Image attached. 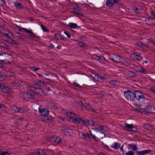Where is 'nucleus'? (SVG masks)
I'll use <instances>...</instances> for the list:
<instances>
[{
	"label": "nucleus",
	"instance_id": "1",
	"mask_svg": "<svg viewBox=\"0 0 155 155\" xmlns=\"http://www.w3.org/2000/svg\"><path fill=\"white\" fill-rule=\"evenodd\" d=\"M71 120L73 122L76 123H79L85 126H93L95 123L94 121L92 120H88L86 119L81 118L78 117H70Z\"/></svg>",
	"mask_w": 155,
	"mask_h": 155
},
{
	"label": "nucleus",
	"instance_id": "2",
	"mask_svg": "<svg viewBox=\"0 0 155 155\" xmlns=\"http://www.w3.org/2000/svg\"><path fill=\"white\" fill-rule=\"evenodd\" d=\"M134 95H135V98H136L139 102L142 103L144 102L145 99L144 97L142 92L141 91H134Z\"/></svg>",
	"mask_w": 155,
	"mask_h": 155
},
{
	"label": "nucleus",
	"instance_id": "3",
	"mask_svg": "<svg viewBox=\"0 0 155 155\" xmlns=\"http://www.w3.org/2000/svg\"><path fill=\"white\" fill-rule=\"evenodd\" d=\"M124 95L125 98L127 99L128 101H133L135 99V95L134 93L132 91L127 90L124 91Z\"/></svg>",
	"mask_w": 155,
	"mask_h": 155
},
{
	"label": "nucleus",
	"instance_id": "4",
	"mask_svg": "<svg viewBox=\"0 0 155 155\" xmlns=\"http://www.w3.org/2000/svg\"><path fill=\"white\" fill-rule=\"evenodd\" d=\"M2 56H3L5 57V60H1L2 62L6 64L11 63V61L12 60V58L10 54L5 53L3 54H2Z\"/></svg>",
	"mask_w": 155,
	"mask_h": 155
},
{
	"label": "nucleus",
	"instance_id": "5",
	"mask_svg": "<svg viewBox=\"0 0 155 155\" xmlns=\"http://www.w3.org/2000/svg\"><path fill=\"white\" fill-rule=\"evenodd\" d=\"M38 110L39 114L42 116H47L49 113V111L48 109L42 108V107L41 106L39 107Z\"/></svg>",
	"mask_w": 155,
	"mask_h": 155
},
{
	"label": "nucleus",
	"instance_id": "6",
	"mask_svg": "<svg viewBox=\"0 0 155 155\" xmlns=\"http://www.w3.org/2000/svg\"><path fill=\"white\" fill-rule=\"evenodd\" d=\"M81 105L82 109H85L87 110H90L94 112V110L89 104H86V103H84V102H81Z\"/></svg>",
	"mask_w": 155,
	"mask_h": 155
},
{
	"label": "nucleus",
	"instance_id": "7",
	"mask_svg": "<svg viewBox=\"0 0 155 155\" xmlns=\"http://www.w3.org/2000/svg\"><path fill=\"white\" fill-rule=\"evenodd\" d=\"M119 2V1L117 0H107L106 4L108 7H111L115 4L118 3Z\"/></svg>",
	"mask_w": 155,
	"mask_h": 155
},
{
	"label": "nucleus",
	"instance_id": "8",
	"mask_svg": "<svg viewBox=\"0 0 155 155\" xmlns=\"http://www.w3.org/2000/svg\"><path fill=\"white\" fill-rule=\"evenodd\" d=\"M79 135L80 137L86 140H88L90 138V136L88 133L86 134L83 132H81L79 133Z\"/></svg>",
	"mask_w": 155,
	"mask_h": 155
},
{
	"label": "nucleus",
	"instance_id": "9",
	"mask_svg": "<svg viewBox=\"0 0 155 155\" xmlns=\"http://www.w3.org/2000/svg\"><path fill=\"white\" fill-rule=\"evenodd\" d=\"M62 111L63 113L66 114L69 116V119L70 121H72V120H71V116H73L74 117H78V116L74 112L70 111L68 110L63 109L62 110Z\"/></svg>",
	"mask_w": 155,
	"mask_h": 155
},
{
	"label": "nucleus",
	"instance_id": "10",
	"mask_svg": "<svg viewBox=\"0 0 155 155\" xmlns=\"http://www.w3.org/2000/svg\"><path fill=\"white\" fill-rule=\"evenodd\" d=\"M0 88L2 89V91L4 93H8L9 92V88L4 85L3 83H0Z\"/></svg>",
	"mask_w": 155,
	"mask_h": 155
},
{
	"label": "nucleus",
	"instance_id": "11",
	"mask_svg": "<svg viewBox=\"0 0 155 155\" xmlns=\"http://www.w3.org/2000/svg\"><path fill=\"white\" fill-rule=\"evenodd\" d=\"M39 36L34 33L31 30H30V39L34 41H36L39 38Z\"/></svg>",
	"mask_w": 155,
	"mask_h": 155
},
{
	"label": "nucleus",
	"instance_id": "12",
	"mask_svg": "<svg viewBox=\"0 0 155 155\" xmlns=\"http://www.w3.org/2000/svg\"><path fill=\"white\" fill-rule=\"evenodd\" d=\"M2 37L3 38V40L9 43L12 44H15L16 43V41L15 40H14L8 36L7 37L4 36L3 37V36H2Z\"/></svg>",
	"mask_w": 155,
	"mask_h": 155
},
{
	"label": "nucleus",
	"instance_id": "13",
	"mask_svg": "<svg viewBox=\"0 0 155 155\" xmlns=\"http://www.w3.org/2000/svg\"><path fill=\"white\" fill-rule=\"evenodd\" d=\"M11 110L13 112H18L21 113L23 112V109L21 107H18L15 106H12L11 107Z\"/></svg>",
	"mask_w": 155,
	"mask_h": 155
},
{
	"label": "nucleus",
	"instance_id": "14",
	"mask_svg": "<svg viewBox=\"0 0 155 155\" xmlns=\"http://www.w3.org/2000/svg\"><path fill=\"white\" fill-rule=\"evenodd\" d=\"M0 31L2 33H3L5 35V36H4L5 37L8 36L11 33L10 32L9 30L3 28L1 26H0ZM2 36L3 37L4 36Z\"/></svg>",
	"mask_w": 155,
	"mask_h": 155
},
{
	"label": "nucleus",
	"instance_id": "15",
	"mask_svg": "<svg viewBox=\"0 0 155 155\" xmlns=\"http://www.w3.org/2000/svg\"><path fill=\"white\" fill-rule=\"evenodd\" d=\"M20 97L24 99V100L28 101L29 99L28 93L26 92L21 93L19 94Z\"/></svg>",
	"mask_w": 155,
	"mask_h": 155
},
{
	"label": "nucleus",
	"instance_id": "16",
	"mask_svg": "<svg viewBox=\"0 0 155 155\" xmlns=\"http://www.w3.org/2000/svg\"><path fill=\"white\" fill-rule=\"evenodd\" d=\"M40 89L32 86H30V91L33 92V93L38 94Z\"/></svg>",
	"mask_w": 155,
	"mask_h": 155
},
{
	"label": "nucleus",
	"instance_id": "17",
	"mask_svg": "<svg viewBox=\"0 0 155 155\" xmlns=\"http://www.w3.org/2000/svg\"><path fill=\"white\" fill-rule=\"evenodd\" d=\"M152 151L150 149L143 150L142 151H137L136 153L139 155H144L145 154L150 153Z\"/></svg>",
	"mask_w": 155,
	"mask_h": 155
},
{
	"label": "nucleus",
	"instance_id": "18",
	"mask_svg": "<svg viewBox=\"0 0 155 155\" xmlns=\"http://www.w3.org/2000/svg\"><path fill=\"white\" fill-rule=\"evenodd\" d=\"M131 57L133 59L137 61L141 60L143 59V58L142 57L136 53L132 54Z\"/></svg>",
	"mask_w": 155,
	"mask_h": 155
},
{
	"label": "nucleus",
	"instance_id": "19",
	"mask_svg": "<svg viewBox=\"0 0 155 155\" xmlns=\"http://www.w3.org/2000/svg\"><path fill=\"white\" fill-rule=\"evenodd\" d=\"M127 75L131 78H135L137 77V75L136 73L132 72L131 71H127L126 72Z\"/></svg>",
	"mask_w": 155,
	"mask_h": 155
},
{
	"label": "nucleus",
	"instance_id": "20",
	"mask_svg": "<svg viewBox=\"0 0 155 155\" xmlns=\"http://www.w3.org/2000/svg\"><path fill=\"white\" fill-rule=\"evenodd\" d=\"M34 84L40 86H44V82L38 79L36 80L33 81Z\"/></svg>",
	"mask_w": 155,
	"mask_h": 155
},
{
	"label": "nucleus",
	"instance_id": "21",
	"mask_svg": "<svg viewBox=\"0 0 155 155\" xmlns=\"http://www.w3.org/2000/svg\"><path fill=\"white\" fill-rule=\"evenodd\" d=\"M137 45L139 47L145 49L146 48H149V46L147 44H144L142 42H138L137 43Z\"/></svg>",
	"mask_w": 155,
	"mask_h": 155
},
{
	"label": "nucleus",
	"instance_id": "22",
	"mask_svg": "<svg viewBox=\"0 0 155 155\" xmlns=\"http://www.w3.org/2000/svg\"><path fill=\"white\" fill-rule=\"evenodd\" d=\"M92 130L95 131L97 134H100L101 135L104 136L105 134H104V132L102 131L100 129H98V128L97 127H94V128H92Z\"/></svg>",
	"mask_w": 155,
	"mask_h": 155
},
{
	"label": "nucleus",
	"instance_id": "23",
	"mask_svg": "<svg viewBox=\"0 0 155 155\" xmlns=\"http://www.w3.org/2000/svg\"><path fill=\"white\" fill-rule=\"evenodd\" d=\"M95 76L97 77L98 81H103L104 78H106L107 76L106 75H104L103 76L100 74H96Z\"/></svg>",
	"mask_w": 155,
	"mask_h": 155
},
{
	"label": "nucleus",
	"instance_id": "24",
	"mask_svg": "<svg viewBox=\"0 0 155 155\" xmlns=\"http://www.w3.org/2000/svg\"><path fill=\"white\" fill-rule=\"evenodd\" d=\"M62 132L64 134L67 136L71 135L72 134V132L70 131L69 129H66L63 130Z\"/></svg>",
	"mask_w": 155,
	"mask_h": 155
},
{
	"label": "nucleus",
	"instance_id": "25",
	"mask_svg": "<svg viewBox=\"0 0 155 155\" xmlns=\"http://www.w3.org/2000/svg\"><path fill=\"white\" fill-rule=\"evenodd\" d=\"M142 127L144 129L148 130L152 129L153 127L149 124H143Z\"/></svg>",
	"mask_w": 155,
	"mask_h": 155
},
{
	"label": "nucleus",
	"instance_id": "26",
	"mask_svg": "<svg viewBox=\"0 0 155 155\" xmlns=\"http://www.w3.org/2000/svg\"><path fill=\"white\" fill-rule=\"evenodd\" d=\"M114 57L115 58V62H120L122 61L123 60L122 58L117 55H114Z\"/></svg>",
	"mask_w": 155,
	"mask_h": 155
},
{
	"label": "nucleus",
	"instance_id": "27",
	"mask_svg": "<svg viewBox=\"0 0 155 155\" xmlns=\"http://www.w3.org/2000/svg\"><path fill=\"white\" fill-rule=\"evenodd\" d=\"M133 124H129L128 123H126L124 125V127L127 129L129 131H131L132 128V127Z\"/></svg>",
	"mask_w": 155,
	"mask_h": 155
},
{
	"label": "nucleus",
	"instance_id": "28",
	"mask_svg": "<svg viewBox=\"0 0 155 155\" xmlns=\"http://www.w3.org/2000/svg\"><path fill=\"white\" fill-rule=\"evenodd\" d=\"M14 5L16 8L18 9L23 8V6L21 4L18 2H16L14 3Z\"/></svg>",
	"mask_w": 155,
	"mask_h": 155
},
{
	"label": "nucleus",
	"instance_id": "29",
	"mask_svg": "<svg viewBox=\"0 0 155 155\" xmlns=\"http://www.w3.org/2000/svg\"><path fill=\"white\" fill-rule=\"evenodd\" d=\"M120 145L119 143L117 142H115L114 144H112V146H110L111 147L113 148L114 149H117L119 148L120 147Z\"/></svg>",
	"mask_w": 155,
	"mask_h": 155
},
{
	"label": "nucleus",
	"instance_id": "30",
	"mask_svg": "<svg viewBox=\"0 0 155 155\" xmlns=\"http://www.w3.org/2000/svg\"><path fill=\"white\" fill-rule=\"evenodd\" d=\"M110 84L114 86H117L118 85V82L116 80H112L110 81L109 82Z\"/></svg>",
	"mask_w": 155,
	"mask_h": 155
},
{
	"label": "nucleus",
	"instance_id": "31",
	"mask_svg": "<svg viewBox=\"0 0 155 155\" xmlns=\"http://www.w3.org/2000/svg\"><path fill=\"white\" fill-rule=\"evenodd\" d=\"M56 137H54L52 136H49L47 137L48 140L50 142H53L55 141Z\"/></svg>",
	"mask_w": 155,
	"mask_h": 155
},
{
	"label": "nucleus",
	"instance_id": "32",
	"mask_svg": "<svg viewBox=\"0 0 155 155\" xmlns=\"http://www.w3.org/2000/svg\"><path fill=\"white\" fill-rule=\"evenodd\" d=\"M130 146L131 148V150L136 151L138 150V148L137 146L134 144H130Z\"/></svg>",
	"mask_w": 155,
	"mask_h": 155
},
{
	"label": "nucleus",
	"instance_id": "33",
	"mask_svg": "<svg viewBox=\"0 0 155 155\" xmlns=\"http://www.w3.org/2000/svg\"><path fill=\"white\" fill-rule=\"evenodd\" d=\"M48 107L54 110H57L58 109L57 107L52 103H49Z\"/></svg>",
	"mask_w": 155,
	"mask_h": 155
},
{
	"label": "nucleus",
	"instance_id": "34",
	"mask_svg": "<svg viewBox=\"0 0 155 155\" xmlns=\"http://www.w3.org/2000/svg\"><path fill=\"white\" fill-rule=\"evenodd\" d=\"M54 118V117L51 116H47V120L50 123H52L53 122Z\"/></svg>",
	"mask_w": 155,
	"mask_h": 155
},
{
	"label": "nucleus",
	"instance_id": "35",
	"mask_svg": "<svg viewBox=\"0 0 155 155\" xmlns=\"http://www.w3.org/2000/svg\"><path fill=\"white\" fill-rule=\"evenodd\" d=\"M78 45V46L81 48L85 47L86 46V45L84 43L80 41H79Z\"/></svg>",
	"mask_w": 155,
	"mask_h": 155
},
{
	"label": "nucleus",
	"instance_id": "36",
	"mask_svg": "<svg viewBox=\"0 0 155 155\" xmlns=\"http://www.w3.org/2000/svg\"><path fill=\"white\" fill-rule=\"evenodd\" d=\"M69 26L72 28H77L78 26L77 24L73 23H70L69 24Z\"/></svg>",
	"mask_w": 155,
	"mask_h": 155
},
{
	"label": "nucleus",
	"instance_id": "37",
	"mask_svg": "<svg viewBox=\"0 0 155 155\" xmlns=\"http://www.w3.org/2000/svg\"><path fill=\"white\" fill-rule=\"evenodd\" d=\"M107 61V60L105 59V58L104 57H103L102 56H101L100 57L99 61L103 63H106Z\"/></svg>",
	"mask_w": 155,
	"mask_h": 155
},
{
	"label": "nucleus",
	"instance_id": "38",
	"mask_svg": "<svg viewBox=\"0 0 155 155\" xmlns=\"http://www.w3.org/2000/svg\"><path fill=\"white\" fill-rule=\"evenodd\" d=\"M56 138H55V142L58 144L60 143H61L62 140L58 137H56Z\"/></svg>",
	"mask_w": 155,
	"mask_h": 155
},
{
	"label": "nucleus",
	"instance_id": "39",
	"mask_svg": "<svg viewBox=\"0 0 155 155\" xmlns=\"http://www.w3.org/2000/svg\"><path fill=\"white\" fill-rule=\"evenodd\" d=\"M15 75V73L11 71L8 72L7 74V76L8 77H14Z\"/></svg>",
	"mask_w": 155,
	"mask_h": 155
},
{
	"label": "nucleus",
	"instance_id": "40",
	"mask_svg": "<svg viewBox=\"0 0 155 155\" xmlns=\"http://www.w3.org/2000/svg\"><path fill=\"white\" fill-rule=\"evenodd\" d=\"M134 152L132 151H129L125 153H123V155H134Z\"/></svg>",
	"mask_w": 155,
	"mask_h": 155
},
{
	"label": "nucleus",
	"instance_id": "41",
	"mask_svg": "<svg viewBox=\"0 0 155 155\" xmlns=\"http://www.w3.org/2000/svg\"><path fill=\"white\" fill-rule=\"evenodd\" d=\"M71 12L73 14L79 15H82L81 13L80 12H77L74 11H71Z\"/></svg>",
	"mask_w": 155,
	"mask_h": 155
},
{
	"label": "nucleus",
	"instance_id": "42",
	"mask_svg": "<svg viewBox=\"0 0 155 155\" xmlns=\"http://www.w3.org/2000/svg\"><path fill=\"white\" fill-rule=\"evenodd\" d=\"M54 38L58 40H61V39H62V37H61L59 34L57 33L55 34Z\"/></svg>",
	"mask_w": 155,
	"mask_h": 155
},
{
	"label": "nucleus",
	"instance_id": "43",
	"mask_svg": "<svg viewBox=\"0 0 155 155\" xmlns=\"http://www.w3.org/2000/svg\"><path fill=\"white\" fill-rule=\"evenodd\" d=\"M12 86L15 87H19L21 86V84L19 82H14L12 83Z\"/></svg>",
	"mask_w": 155,
	"mask_h": 155
},
{
	"label": "nucleus",
	"instance_id": "44",
	"mask_svg": "<svg viewBox=\"0 0 155 155\" xmlns=\"http://www.w3.org/2000/svg\"><path fill=\"white\" fill-rule=\"evenodd\" d=\"M142 69L140 73L144 74H147L149 73L148 71L146 69H145L143 67H142Z\"/></svg>",
	"mask_w": 155,
	"mask_h": 155
},
{
	"label": "nucleus",
	"instance_id": "45",
	"mask_svg": "<svg viewBox=\"0 0 155 155\" xmlns=\"http://www.w3.org/2000/svg\"><path fill=\"white\" fill-rule=\"evenodd\" d=\"M89 133H90L91 135V136L93 138L97 141H98V139L97 136H96L94 135H93L92 133L91 132V131H89Z\"/></svg>",
	"mask_w": 155,
	"mask_h": 155
},
{
	"label": "nucleus",
	"instance_id": "46",
	"mask_svg": "<svg viewBox=\"0 0 155 155\" xmlns=\"http://www.w3.org/2000/svg\"><path fill=\"white\" fill-rule=\"evenodd\" d=\"M37 153L39 155H46V153L45 151L42 150H40Z\"/></svg>",
	"mask_w": 155,
	"mask_h": 155
},
{
	"label": "nucleus",
	"instance_id": "47",
	"mask_svg": "<svg viewBox=\"0 0 155 155\" xmlns=\"http://www.w3.org/2000/svg\"><path fill=\"white\" fill-rule=\"evenodd\" d=\"M135 13H140V9L137 8V7H134V8L133 9Z\"/></svg>",
	"mask_w": 155,
	"mask_h": 155
},
{
	"label": "nucleus",
	"instance_id": "48",
	"mask_svg": "<svg viewBox=\"0 0 155 155\" xmlns=\"http://www.w3.org/2000/svg\"><path fill=\"white\" fill-rule=\"evenodd\" d=\"M41 27L44 31L47 32L48 31V30L44 25H41Z\"/></svg>",
	"mask_w": 155,
	"mask_h": 155
},
{
	"label": "nucleus",
	"instance_id": "49",
	"mask_svg": "<svg viewBox=\"0 0 155 155\" xmlns=\"http://www.w3.org/2000/svg\"><path fill=\"white\" fill-rule=\"evenodd\" d=\"M96 135L97 137L98 141L103 138L104 136L101 135L100 134H97Z\"/></svg>",
	"mask_w": 155,
	"mask_h": 155
},
{
	"label": "nucleus",
	"instance_id": "50",
	"mask_svg": "<svg viewBox=\"0 0 155 155\" xmlns=\"http://www.w3.org/2000/svg\"><path fill=\"white\" fill-rule=\"evenodd\" d=\"M0 45L1 46L3 47V48H8V46L6 44H5V43H1L0 44Z\"/></svg>",
	"mask_w": 155,
	"mask_h": 155
},
{
	"label": "nucleus",
	"instance_id": "51",
	"mask_svg": "<svg viewBox=\"0 0 155 155\" xmlns=\"http://www.w3.org/2000/svg\"><path fill=\"white\" fill-rule=\"evenodd\" d=\"M99 128L101 130H104L106 131L108 129L107 127H104L103 126H100L99 127Z\"/></svg>",
	"mask_w": 155,
	"mask_h": 155
},
{
	"label": "nucleus",
	"instance_id": "52",
	"mask_svg": "<svg viewBox=\"0 0 155 155\" xmlns=\"http://www.w3.org/2000/svg\"><path fill=\"white\" fill-rule=\"evenodd\" d=\"M73 8L76 10H78V6L77 4H74L72 5Z\"/></svg>",
	"mask_w": 155,
	"mask_h": 155
},
{
	"label": "nucleus",
	"instance_id": "53",
	"mask_svg": "<svg viewBox=\"0 0 155 155\" xmlns=\"http://www.w3.org/2000/svg\"><path fill=\"white\" fill-rule=\"evenodd\" d=\"M4 79L3 74L2 73L0 72V81H2Z\"/></svg>",
	"mask_w": 155,
	"mask_h": 155
},
{
	"label": "nucleus",
	"instance_id": "54",
	"mask_svg": "<svg viewBox=\"0 0 155 155\" xmlns=\"http://www.w3.org/2000/svg\"><path fill=\"white\" fill-rule=\"evenodd\" d=\"M152 109V107L150 105H148L146 107V109L149 111H151Z\"/></svg>",
	"mask_w": 155,
	"mask_h": 155
},
{
	"label": "nucleus",
	"instance_id": "55",
	"mask_svg": "<svg viewBox=\"0 0 155 155\" xmlns=\"http://www.w3.org/2000/svg\"><path fill=\"white\" fill-rule=\"evenodd\" d=\"M73 84L75 86L78 87V88H81V86L78 84L76 83V82H73Z\"/></svg>",
	"mask_w": 155,
	"mask_h": 155
},
{
	"label": "nucleus",
	"instance_id": "56",
	"mask_svg": "<svg viewBox=\"0 0 155 155\" xmlns=\"http://www.w3.org/2000/svg\"><path fill=\"white\" fill-rule=\"evenodd\" d=\"M31 70L35 71L39 70L40 69V68H36L35 67H31Z\"/></svg>",
	"mask_w": 155,
	"mask_h": 155
},
{
	"label": "nucleus",
	"instance_id": "57",
	"mask_svg": "<svg viewBox=\"0 0 155 155\" xmlns=\"http://www.w3.org/2000/svg\"><path fill=\"white\" fill-rule=\"evenodd\" d=\"M5 108V105L2 104H0V109L1 110H4Z\"/></svg>",
	"mask_w": 155,
	"mask_h": 155
},
{
	"label": "nucleus",
	"instance_id": "58",
	"mask_svg": "<svg viewBox=\"0 0 155 155\" xmlns=\"http://www.w3.org/2000/svg\"><path fill=\"white\" fill-rule=\"evenodd\" d=\"M79 39L81 41H84L85 39H86V38L85 36L83 35H80Z\"/></svg>",
	"mask_w": 155,
	"mask_h": 155
},
{
	"label": "nucleus",
	"instance_id": "59",
	"mask_svg": "<svg viewBox=\"0 0 155 155\" xmlns=\"http://www.w3.org/2000/svg\"><path fill=\"white\" fill-rule=\"evenodd\" d=\"M150 15L151 16L155 17V11H151L150 12Z\"/></svg>",
	"mask_w": 155,
	"mask_h": 155
},
{
	"label": "nucleus",
	"instance_id": "60",
	"mask_svg": "<svg viewBox=\"0 0 155 155\" xmlns=\"http://www.w3.org/2000/svg\"><path fill=\"white\" fill-rule=\"evenodd\" d=\"M133 132H137V128L136 127H134L133 126L132 128L131 131Z\"/></svg>",
	"mask_w": 155,
	"mask_h": 155
},
{
	"label": "nucleus",
	"instance_id": "61",
	"mask_svg": "<svg viewBox=\"0 0 155 155\" xmlns=\"http://www.w3.org/2000/svg\"><path fill=\"white\" fill-rule=\"evenodd\" d=\"M101 56H97L96 55H94V58L97 61H99V59H100Z\"/></svg>",
	"mask_w": 155,
	"mask_h": 155
},
{
	"label": "nucleus",
	"instance_id": "62",
	"mask_svg": "<svg viewBox=\"0 0 155 155\" xmlns=\"http://www.w3.org/2000/svg\"><path fill=\"white\" fill-rule=\"evenodd\" d=\"M0 155H10V153L7 152H2Z\"/></svg>",
	"mask_w": 155,
	"mask_h": 155
},
{
	"label": "nucleus",
	"instance_id": "63",
	"mask_svg": "<svg viewBox=\"0 0 155 155\" xmlns=\"http://www.w3.org/2000/svg\"><path fill=\"white\" fill-rule=\"evenodd\" d=\"M149 90L153 93H154V94H155V91L154 90V87H152L150 88H149Z\"/></svg>",
	"mask_w": 155,
	"mask_h": 155
},
{
	"label": "nucleus",
	"instance_id": "64",
	"mask_svg": "<svg viewBox=\"0 0 155 155\" xmlns=\"http://www.w3.org/2000/svg\"><path fill=\"white\" fill-rule=\"evenodd\" d=\"M142 67L141 66H139V67H137V71H138L139 72H140L141 71L142 68Z\"/></svg>",
	"mask_w": 155,
	"mask_h": 155
}]
</instances>
